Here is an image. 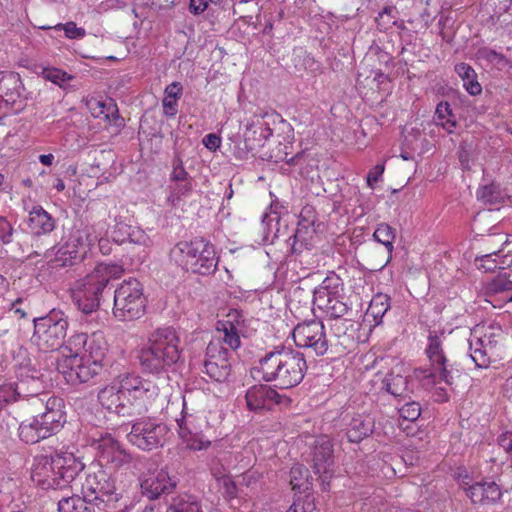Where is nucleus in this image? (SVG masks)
Masks as SVG:
<instances>
[{
  "instance_id": "nucleus-61",
  "label": "nucleus",
  "mask_w": 512,
  "mask_h": 512,
  "mask_svg": "<svg viewBox=\"0 0 512 512\" xmlns=\"http://www.w3.org/2000/svg\"><path fill=\"white\" fill-rule=\"evenodd\" d=\"M202 142L207 149L215 151L221 145V138L214 133H210L204 136Z\"/></svg>"
},
{
  "instance_id": "nucleus-51",
  "label": "nucleus",
  "mask_w": 512,
  "mask_h": 512,
  "mask_svg": "<svg viewBox=\"0 0 512 512\" xmlns=\"http://www.w3.org/2000/svg\"><path fill=\"white\" fill-rule=\"evenodd\" d=\"M54 29L56 30H63L65 33V36L69 39H82L86 35V31L82 27H77L75 22H67V23H59L57 24Z\"/></svg>"
},
{
  "instance_id": "nucleus-28",
  "label": "nucleus",
  "mask_w": 512,
  "mask_h": 512,
  "mask_svg": "<svg viewBox=\"0 0 512 512\" xmlns=\"http://www.w3.org/2000/svg\"><path fill=\"white\" fill-rule=\"evenodd\" d=\"M312 462L315 472H325L334 464L333 445L328 436L322 435L314 441Z\"/></svg>"
},
{
  "instance_id": "nucleus-35",
  "label": "nucleus",
  "mask_w": 512,
  "mask_h": 512,
  "mask_svg": "<svg viewBox=\"0 0 512 512\" xmlns=\"http://www.w3.org/2000/svg\"><path fill=\"white\" fill-rule=\"evenodd\" d=\"M383 389L395 398H406L409 393L408 379L406 376L396 373L394 370L389 372L382 380Z\"/></svg>"
},
{
  "instance_id": "nucleus-58",
  "label": "nucleus",
  "mask_w": 512,
  "mask_h": 512,
  "mask_svg": "<svg viewBox=\"0 0 512 512\" xmlns=\"http://www.w3.org/2000/svg\"><path fill=\"white\" fill-rule=\"evenodd\" d=\"M186 445L190 450L200 451L207 449L211 445V442L197 435H192L187 439Z\"/></svg>"
},
{
  "instance_id": "nucleus-31",
  "label": "nucleus",
  "mask_w": 512,
  "mask_h": 512,
  "mask_svg": "<svg viewBox=\"0 0 512 512\" xmlns=\"http://www.w3.org/2000/svg\"><path fill=\"white\" fill-rule=\"evenodd\" d=\"M27 225L35 235L49 234L56 227L55 219L42 206H33L29 211Z\"/></svg>"
},
{
  "instance_id": "nucleus-23",
  "label": "nucleus",
  "mask_w": 512,
  "mask_h": 512,
  "mask_svg": "<svg viewBox=\"0 0 512 512\" xmlns=\"http://www.w3.org/2000/svg\"><path fill=\"white\" fill-rule=\"evenodd\" d=\"M460 487L466 492V495L473 504H492L497 502L502 496L500 487L493 481L477 482L472 485L462 481Z\"/></svg>"
},
{
  "instance_id": "nucleus-5",
  "label": "nucleus",
  "mask_w": 512,
  "mask_h": 512,
  "mask_svg": "<svg viewBox=\"0 0 512 512\" xmlns=\"http://www.w3.org/2000/svg\"><path fill=\"white\" fill-rule=\"evenodd\" d=\"M123 268L117 264H98L92 272L75 284L72 298L78 309L84 314L98 310L105 290L113 279H118Z\"/></svg>"
},
{
  "instance_id": "nucleus-59",
  "label": "nucleus",
  "mask_w": 512,
  "mask_h": 512,
  "mask_svg": "<svg viewBox=\"0 0 512 512\" xmlns=\"http://www.w3.org/2000/svg\"><path fill=\"white\" fill-rule=\"evenodd\" d=\"M455 71L462 78L463 82L465 80H471L473 77H477L475 70L466 63H459L455 66Z\"/></svg>"
},
{
  "instance_id": "nucleus-56",
  "label": "nucleus",
  "mask_w": 512,
  "mask_h": 512,
  "mask_svg": "<svg viewBox=\"0 0 512 512\" xmlns=\"http://www.w3.org/2000/svg\"><path fill=\"white\" fill-rule=\"evenodd\" d=\"M173 171L171 173V180L175 182H180L189 179V175L186 172L183 162L180 157L176 156L173 159Z\"/></svg>"
},
{
  "instance_id": "nucleus-10",
  "label": "nucleus",
  "mask_w": 512,
  "mask_h": 512,
  "mask_svg": "<svg viewBox=\"0 0 512 512\" xmlns=\"http://www.w3.org/2000/svg\"><path fill=\"white\" fill-rule=\"evenodd\" d=\"M81 493L85 499L98 507V510H105L107 506L115 503L121 497L116 485L114 475L103 467L89 472L81 486Z\"/></svg>"
},
{
  "instance_id": "nucleus-20",
  "label": "nucleus",
  "mask_w": 512,
  "mask_h": 512,
  "mask_svg": "<svg viewBox=\"0 0 512 512\" xmlns=\"http://www.w3.org/2000/svg\"><path fill=\"white\" fill-rule=\"evenodd\" d=\"M373 237L378 244L383 245V248L378 245L372 247V253L378 254L379 257L378 259H371V270L380 271L392 259L395 229L386 223H381L375 229Z\"/></svg>"
},
{
  "instance_id": "nucleus-14",
  "label": "nucleus",
  "mask_w": 512,
  "mask_h": 512,
  "mask_svg": "<svg viewBox=\"0 0 512 512\" xmlns=\"http://www.w3.org/2000/svg\"><path fill=\"white\" fill-rule=\"evenodd\" d=\"M428 341L426 354L431 369L422 371V381L425 385H435L441 382L452 385L454 380L453 371L452 368H449L448 359L443 350L440 337L435 334H430Z\"/></svg>"
},
{
  "instance_id": "nucleus-48",
  "label": "nucleus",
  "mask_w": 512,
  "mask_h": 512,
  "mask_svg": "<svg viewBox=\"0 0 512 512\" xmlns=\"http://www.w3.org/2000/svg\"><path fill=\"white\" fill-rule=\"evenodd\" d=\"M395 12H396V9L394 7H391V6L384 7L383 10L378 14V17L376 18L377 27L380 30H387L392 25H394L398 29H401V30L406 29L403 21L399 22L396 19L395 20L389 19L387 21L384 20L386 15L390 16L392 13H395Z\"/></svg>"
},
{
  "instance_id": "nucleus-44",
  "label": "nucleus",
  "mask_w": 512,
  "mask_h": 512,
  "mask_svg": "<svg viewBox=\"0 0 512 512\" xmlns=\"http://www.w3.org/2000/svg\"><path fill=\"white\" fill-rule=\"evenodd\" d=\"M505 194L501 191L499 185L491 183L480 187L477 191V199L485 204H496L501 202Z\"/></svg>"
},
{
  "instance_id": "nucleus-27",
  "label": "nucleus",
  "mask_w": 512,
  "mask_h": 512,
  "mask_svg": "<svg viewBox=\"0 0 512 512\" xmlns=\"http://www.w3.org/2000/svg\"><path fill=\"white\" fill-rule=\"evenodd\" d=\"M313 304L333 319L344 317L351 309L350 303L343 292H333L329 296L313 299Z\"/></svg>"
},
{
  "instance_id": "nucleus-55",
  "label": "nucleus",
  "mask_w": 512,
  "mask_h": 512,
  "mask_svg": "<svg viewBox=\"0 0 512 512\" xmlns=\"http://www.w3.org/2000/svg\"><path fill=\"white\" fill-rule=\"evenodd\" d=\"M98 106L101 108L100 113L103 114L106 119L113 121L120 119L117 105L112 99H109L108 102H98Z\"/></svg>"
},
{
  "instance_id": "nucleus-22",
  "label": "nucleus",
  "mask_w": 512,
  "mask_h": 512,
  "mask_svg": "<svg viewBox=\"0 0 512 512\" xmlns=\"http://www.w3.org/2000/svg\"><path fill=\"white\" fill-rule=\"evenodd\" d=\"M320 226L321 223H317L314 207L304 206L300 212L298 227L294 233L293 252H298L302 246L308 245V240H311L313 235L319 231Z\"/></svg>"
},
{
  "instance_id": "nucleus-40",
  "label": "nucleus",
  "mask_w": 512,
  "mask_h": 512,
  "mask_svg": "<svg viewBox=\"0 0 512 512\" xmlns=\"http://www.w3.org/2000/svg\"><path fill=\"white\" fill-rule=\"evenodd\" d=\"M290 484L293 490L306 492L312 488L309 470L303 465H295L290 470Z\"/></svg>"
},
{
  "instance_id": "nucleus-33",
  "label": "nucleus",
  "mask_w": 512,
  "mask_h": 512,
  "mask_svg": "<svg viewBox=\"0 0 512 512\" xmlns=\"http://www.w3.org/2000/svg\"><path fill=\"white\" fill-rule=\"evenodd\" d=\"M272 135V129L266 123L247 124L244 133L246 147L250 150L263 146L264 142Z\"/></svg>"
},
{
  "instance_id": "nucleus-12",
  "label": "nucleus",
  "mask_w": 512,
  "mask_h": 512,
  "mask_svg": "<svg viewBox=\"0 0 512 512\" xmlns=\"http://www.w3.org/2000/svg\"><path fill=\"white\" fill-rule=\"evenodd\" d=\"M97 242L93 227L85 226L70 234L68 239L60 244L52 260L54 267H67L81 262L88 248Z\"/></svg>"
},
{
  "instance_id": "nucleus-45",
  "label": "nucleus",
  "mask_w": 512,
  "mask_h": 512,
  "mask_svg": "<svg viewBox=\"0 0 512 512\" xmlns=\"http://www.w3.org/2000/svg\"><path fill=\"white\" fill-rule=\"evenodd\" d=\"M217 330L224 333L222 340H219L222 345L226 344L232 351H235L240 347L241 340L239 334L241 331H238L233 326L227 324H217Z\"/></svg>"
},
{
  "instance_id": "nucleus-43",
  "label": "nucleus",
  "mask_w": 512,
  "mask_h": 512,
  "mask_svg": "<svg viewBox=\"0 0 512 512\" xmlns=\"http://www.w3.org/2000/svg\"><path fill=\"white\" fill-rule=\"evenodd\" d=\"M343 291H344V288H343L341 279L337 275L332 274V275L327 276L322 281V284L314 290L313 299L319 298V295H321L320 296V298H321V297L329 296L333 292L340 293Z\"/></svg>"
},
{
  "instance_id": "nucleus-26",
  "label": "nucleus",
  "mask_w": 512,
  "mask_h": 512,
  "mask_svg": "<svg viewBox=\"0 0 512 512\" xmlns=\"http://www.w3.org/2000/svg\"><path fill=\"white\" fill-rule=\"evenodd\" d=\"M345 420V435L350 443H360L373 433L375 422L370 415L356 414Z\"/></svg>"
},
{
  "instance_id": "nucleus-47",
  "label": "nucleus",
  "mask_w": 512,
  "mask_h": 512,
  "mask_svg": "<svg viewBox=\"0 0 512 512\" xmlns=\"http://www.w3.org/2000/svg\"><path fill=\"white\" fill-rule=\"evenodd\" d=\"M491 257H498L500 266H510L512 264V241L505 240L503 246L498 251L484 255V261H489Z\"/></svg>"
},
{
  "instance_id": "nucleus-39",
  "label": "nucleus",
  "mask_w": 512,
  "mask_h": 512,
  "mask_svg": "<svg viewBox=\"0 0 512 512\" xmlns=\"http://www.w3.org/2000/svg\"><path fill=\"white\" fill-rule=\"evenodd\" d=\"M390 309V297L387 294L378 293L373 296L367 309V315L371 316L376 325L382 322L383 316Z\"/></svg>"
},
{
  "instance_id": "nucleus-11",
  "label": "nucleus",
  "mask_w": 512,
  "mask_h": 512,
  "mask_svg": "<svg viewBox=\"0 0 512 512\" xmlns=\"http://www.w3.org/2000/svg\"><path fill=\"white\" fill-rule=\"evenodd\" d=\"M505 333L499 324H478L471 329L469 342L470 358L477 368L490 365L489 352L504 339Z\"/></svg>"
},
{
  "instance_id": "nucleus-64",
  "label": "nucleus",
  "mask_w": 512,
  "mask_h": 512,
  "mask_svg": "<svg viewBox=\"0 0 512 512\" xmlns=\"http://www.w3.org/2000/svg\"><path fill=\"white\" fill-rule=\"evenodd\" d=\"M319 476V480L321 482V487L323 491H328L330 489V481L333 477V470L326 469L325 472H315Z\"/></svg>"
},
{
  "instance_id": "nucleus-42",
  "label": "nucleus",
  "mask_w": 512,
  "mask_h": 512,
  "mask_svg": "<svg viewBox=\"0 0 512 512\" xmlns=\"http://www.w3.org/2000/svg\"><path fill=\"white\" fill-rule=\"evenodd\" d=\"M438 123L449 133H452L456 127V116L452 111L451 105L447 101L438 103L435 111Z\"/></svg>"
},
{
  "instance_id": "nucleus-34",
  "label": "nucleus",
  "mask_w": 512,
  "mask_h": 512,
  "mask_svg": "<svg viewBox=\"0 0 512 512\" xmlns=\"http://www.w3.org/2000/svg\"><path fill=\"white\" fill-rule=\"evenodd\" d=\"M486 291L489 295L507 293L504 300L512 302V270L507 271L503 268L502 271L487 283Z\"/></svg>"
},
{
  "instance_id": "nucleus-63",
  "label": "nucleus",
  "mask_w": 512,
  "mask_h": 512,
  "mask_svg": "<svg viewBox=\"0 0 512 512\" xmlns=\"http://www.w3.org/2000/svg\"><path fill=\"white\" fill-rule=\"evenodd\" d=\"M476 78L477 77H473L471 80H465L463 84L466 91L473 96L480 94L482 91L481 85L478 83Z\"/></svg>"
},
{
  "instance_id": "nucleus-57",
  "label": "nucleus",
  "mask_w": 512,
  "mask_h": 512,
  "mask_svg": "<svg viewBox=\"0 0 512 512\" xmlns=\"http://www.w3.org/2000/svg\"><path fill=\"white\" fill-rule=\"evenodd\" d=\"M227 318L228 319L226 321H219L218 324L231 325L234 328H236V330L241 331V326L244 322V317L240 311L231 310L227 315Z\"/></svg>"
},
{
  "instance_id": "nucleus-50",
  "label": "nucleus",
  "mask_w": 512,
  "mask_h": 512,
  "mask_svg": "<svg viewBox=\"0 0 512 512\" xmlns=\"http://www.w3.org/2000/svg\"><path fill=\"white\" fill-rule=\"evenodd\" d=\"M399 415L404 420L413 422L421 415V406L415 401L407 402L399 408Z\"/></svg>"
},
{
  "instance_id": "nucleus-4",
  "label": "nucleus",
  "mask_w": 512,
  "mask_h": 512,
  "mask_svg": "<svg viewBox=\"0 0 512 512\" xmlns=\"http://www.w3.org/2000/svg\"><path fill=\"white\" fill-rule=\"evenodd\" d=\"M180 355V338L176 330L164 327L150 334L147 346L139 351L138 359L144 371L160 373L176 364Z\"/></svg>"
},
{
  "instance_id": "nucleus-6",
  "label": "nucleus",
  "mask_w": 512,
  "mask_h": 512,
  "mask_svg": "<svg viewBox=\"0 0 512 512\" xmlns=\"http://www.w3.org/2000/svg\"><path fill=\"white\" fill-rule=\"evenodd\" d=\"M172 252L181 257L180 261L187 271L200 275H210L217 270L218 257L215 248L203 238L181 241Z\"/></svg>"
},
{
  "instance_id": "nucleus-32",
  "label": "nucleus",
  "mask_w": 512,
  "mask_h": 512,
  "mask_svg": "<svg viewBox=\"0 0 512 512\" xmlns=\"http://www.w3.org/2000/svg\"><path fill=\"white\" fill-rule=\"evenodd\" d=\"M275 395V389L267 385H254L246 392V403L250 410L269 408V397Z\"/></svg>"
},
{
  "instance_id": "nucleus-41",
  "label": "nucleus",
  "mask_w": 512,
  "mask_h": 512,
  "mask_svg": "<svg viewBox=\"0 0 512 512\" xmlns=\"http://www.w3.org/2000/svg\"><path fill=\"white\" fill-rule=\"evenodd\" d=\"M347 321L336 323L331 327L332 334L336 337L337 341L333 342V348L337 351L343 352L348 350L354 343L353 336L347 332Z\"/></svg>"
},
{
  "instance_id": "nucleus-49",
  "label": "nucleus",
  "mask_w": 512,
  "mask_h": 512,
  "mask_svg": "<svg viewBox=\"0 0 512 512\" xmlns=\"http://www.w3.org/2000/svg\"><path fill=\"white\" fill-rule=\"evenodd\" d=\"M315 508V497L308 493L298 497L286 512H313Z\"/></svg>"
},
{
  "instance_id": "nucleus-53",
  "label": "nucleus",
  "mask_w": 512,
  "mask_h": 512,
  "mask_svg": "<svg viewBox=\"0 0 512 512\" xmlns=\"http://www.w3.org/2000/svg\"><path fill=\"white\" fill-rule=\"evenodd\" d=\"M116 226L111 232L112 240L117 244H123L130 241L129 227L125 224L118 223L117 217L115 216Z\"/></svg>"
},
{
  "instance_id": "nucleus-3",
  "label": "nucleus",
  "mask_w": 512,
  "mask_h": 512,
  "mask_svg": "<svg viewBox=\"0 0 512 512\" xmlns=\"http://www.w3.org/2000/svg\"><path fill=\"white\" fill-rule=\"evenodd\" d=\"M84 468L72 454L37 455L34 458L31 479L42 489H63Z\"/></svg>"
},
{
  "instance_id": "nucleus-21",
  "label": "nucleus",
  "mask_w": 512,
  "mask_h": 512,
  "mask_svg": "<svg viewBox=\"0 0 512 512\" xmlns=\"http://www.w3.org/2000/svg\"><path fill=\"white\" fill-rule=\"evenodd\" d=\"M30 235L24 231L14 230L6 218L0 216V239L3 244L9 246L10 252L16 256L33 258L34 255H40L37 251H31L28 245Z\"/></svg>"
},
{
  "instance_id": "nucleus-25",
  "label": "nucleus",
  "mask_w": 512,
  "mask_h": 512,
  "mask_svg": "<svg viewBox=\"0 0 512 512\" xmlns=\"http://www.w3.org/2000/svg\"><path fill=\"white\" fill-rule=\"evenodd\" d=\"M99 347L100 350H106V345L101 335L86 333H77L72 335L66 342L62 355H77L81 357L84 353L90 354L91 348Z\"/></svg>"
},
{
  "instance_id": "nucleus-54",
  "label": "nucleus",
  "mask_w": 512,
  "mask_h": 512,
  "mask_svg": "<svg viewBox=\"0 0 512 512\" xmlns=\"http://www.w3.org/2000/svg\"><path fill=\"white\" fill-rule=\"evenodd\" d=\"M44 78L55 83L60 84L61 82H66L72 79V76L68 75L66 72L56 69V68H47L43 70Z\"/></svg>"
},
{
  "instance_id": "nucleus-8",
  "label": "nucleus",
  "mask_w": 512,
  "mask_h": 512,
  "mask_svg": "<svg viewBox=\"0 0 512 512\" xmlns=\"http://www.w3.org/2000/svg\"><path fill=\"white\" fill-rule=\"evenodd\" d=\"M32 340L42 351H55L63 347L68 330V320L62 311L52 310L47 315L34 318Z\"/></svg>"
},
{
  "instance_id": "nucleus-17",
  "label": "nucleus",
  "mask_w": 512,
  "mask_h": 512,
  "mask_svg": "<svg viewBox=\"0 0 512 512\" xmlns=\"http://www.w3.org/2000/svg\"><path fill=\"white\" fill-rule=\"evenodd\" d=\"M203 372L213 381L222 383L231 374L230 353L220 341H211L206 348Z\"/></svg>"
},
{
  "instance_id": "nucleus-36",
  "label": "nucleus",
  "mask_w": 512,
  "mask_h": 512,
  "mask_svg": "<svg viewBox=\"0 0 512 512\" xmlns=\"http://www.w3.org/2000/svg\"><path fill=\"white\" fill-rule=\"evenodd\" d=\"M167 512H204V510L196 496L183 493L171 498Z\"/></svg>"
},
{
  "instance_id": "nucleus-37",
  "label": "nucleus",
  "mask_w": 512,
  "mask_h": 512,
  "mask_svg": "<svg viewBox=\"0 0 512 512\" xmlns=\"http://www.w3.org/2000/svg\"><path fill=\"white\" fill-rule=\"evenodd\" d=\"M93 503L82 497L73 495L71 497H63L58 502V512H102Z\"/></svg>"
},
{
  "instance_id": "nucleus-1",
  "label": "nucleus",
  "mask_w": 512,
  "mask_h": 512,
  "mask_svg": "<svg viewBox=\"0 0 512 512\" xmlns=\"http://www.w3.org/2000/svg\"><path fill=\"white\" fill-rule=\"evenodd\" d=\"M159 387L135 375H120L98 393L102 407L121 417L141 416L152 408Z\"/></svg>"
},
{
  "instance_id": "nucleus-30",
  "label": "nucleus",
  "mask_w": 512,
  "mask_h": 512,
  "mask_svg": "<svg viewBox=\"0 0 512 512\" xmlns=\"http://www.w3.org/2000/svg\"><path fill=\"white\" fill-rule=\"evenodd\" d=\"M23 89L22 81L16 72H0V101L14 104L20 98Z\"/></svg>"
},
{
  "instance_id": "nucleus-7",
  "label": "nucleus",
  "mask_w": 512,
  "mask_h": 512,
  "mask_svg": "<svg viewBox=\"0 0 512 512\" xmlns=\"http://www.w3.org/2000/svg\"><path fill=\"white\" fill-rule=\"evenodd\" d=\"M90 354L62 355L57 361V369L64 375L68 383L80 384L87 383L95 378L103 369L102 361L106 350H100L99 347L91 348Z\"/></svg>"
},
{
  "instance_id": "nucleus-16",
  "label": "nucleus",
  "mask_w": 512,
  "mask_h": 512,
  "mask_svg": "<svg viewBox=\"0 0 512 512\" xmlns=\"http://www.w3.org/2000/svg\"><path fill=\"white\" fill-rule=\"evenodd\" d=\"M167 433L165 424L150 418L140 419L132 424L127 439L139 449L150 451L163 445Z\"/></svg>"
},
{
  "instance_id": "nucleus-19",
  "label": "nucleus",
  "mask_w": 512,
  "mask_h": 512,
  "mask_svg": "<svg viewBox=\"0 0 512 512\" xmlns=\"http://www.w3.org/2000/svg\"><path fill=\"white\" fill-rule=\"evenodd\" d=\"M178 479L161 469L157 472L146 473L140 481L141 492L150 500L160 498L162 495L172 493L177 487Z\"/></svg>"
},
{
  "instance_id": "nucleus-13",
  "label": "nucleus",
  "mask_w": 512,
  "mask_h": 512,
  "mask_svg": "<svg viewBox=\"0 0 512 512\" xmlns=\"http://www.w3.org/2000/svg\"><path fill=\"white\" fill-rule=\"evenodd\" d=\"M292 336L297 347L305 348L315 356H323L329 348H333V341L327 336L324 324L317 319L298 323Z\"/></svg>"
},
{
  "instance_id": "nucleus-9",
  "label": "nucleus",
  "mask_w": 512,
  "mask_h": 512,
  "mask_svg": "<svg viewBox=\"0 0 512 512\" xmlns=\"http://www.w3.org/2000/svg\"><path fill=\"white\" fill-rule=\"evenodd\" d=\"M145 310L142 284L135 278L122 281L114 291V316L121 321H131L142 317Z\"/></svg>"
},
{
  "instance_id": "nucleus-62",
  "label": "nucleus",
  "mask_w": 512,
  "mask_h": 512,
  "mask_svg": "<svg viewBox=\"0 0 512 512\" xmlns=\"http://www.w3.org/2000/svg\"><path fill=\"white\" fill-rule=\"evenodd\" d=\"M209 0H190L189 10L191 13L197 15L204 12L208 7Z\"/></svg>"
},
{
  "instance_id": "nucleus-29",
  "label": "nucleus",
  "mask_w": 512,
  "mask_h": 512,
  "mask_svg": "<svg viewBox=\"0 0 512 512\" xmlns=\"http://www.w3.org/2000/svg\"><path fill=\"white\" fill-rule=\"evenodd\" d=\"M18 435L26 444H35L51 436L38 415L22 421L18 428Z\"/></svg>"
},
{
  "instance_id": "nucleus-60",
  "label": "nucleus",
  "mask_w": 512,
  "mask_h": 512,
  "mask_svg": "<svg viewBox=\"0 0 512 512\" xmlns=\"http://www.w3.org/2000/svg\"><path fill=\"white\" fill-rule=\"evenodd\" d=\"M192 191V184L190 178L184 181L177 182L174 187V195L179 199L181 196H186Z\"/></svg>"
},
{
  "instance_id": "nucleus-15",
  "label": "nucleus",
  "mask_w": 512,
  "mask_h": 512,
  "mask_svg": "<svg viewBox=\"0 0 512 512\" xmlns=\"http://www.w3.org/2000/svg\"><path fill=\"white\" fill-rule=\"evenodd\" d=\"M16 374L18 380L14 383L22 400L31 403L35 410L42 408L47 395L43 394L45 384L40 370L26 364L20 365Z\"/></svg>"
},
{
  "instance_id": "nucleus-38",
  "label": "nucleus",
  "mask_w": 512,
  "mask_h": 512,
  "mask_svg": "<svg viewBox=\"0 0 512 512\" xmlns=\"http://www.w3.org/2000/svg\"><path fill=\"white\" fill-rule=\"evenodd\" d=\"M183 87L179 82H173L165 88V97L162 101L163 113L173 117L177 114V100L182 95Z\"/></svg>"
},
{
  "instance_id": "nucleus-2",
  "label": "nucleus",
  "mask_w": 512,
  "mask_h": 512,
  "mask_svg": "<svg viewBox=\"0 0 512 512\" xmlns=\"http://www.w3.org/2000/svg\"><path fill=\"white\" fill-rule=\"evenodd\" d=\"M260 371L266 382H275L281 389H288L303 380L307 363L303 353L281 347L267 353L260 360Z\"/></svg>"
},
{
  "instance_id": "nucleus-52",
  "label": "nucleus",
  "mask_w": 512,
  "mask_h": 512,
  "mask_svg": "<svg viewBox=\"0 0 512 512\" xmlns=\"http://www.w3.org/2000/svg\"><path fill=\"white\" fill-rule=\"evenodd\" d=\"M476 57L478 60H485L493 64H500L505 61V57L501 53L487 47L478 49Z\"/></svg>"
},
{
  "instance_id": "nucleus-18",
  "label": "nucleus",
  "mask_w": 512,
  "mask_h": 512,
  "mask_svg": "<svg viewBox=\"0 0 512 512\" xmlns=\"http://www.w3.org/2000/svg\"><path fill=\"white\" fill-rule=\"evenodd\" d=\"M93 446L97 451L99 467L111 465L113 468H121L131 462V455L108 433L94 439Z\"/></svg>"
},
{
  "instance_id": "nucleus-24",
  "label": "nucleus",
  "mask_w": 512,
  "mask_h": 512,
  "mask_svg": "<svg viewBox=\"0 0 512 512\" xmlns=\"http://www.w3.org/2000/svg\"><path fill=\"white\" fill-rule=\"evenodd\" d=\"M44 411L38 414L41 421L47 427L51 435L57 433L66 421L65 412L63 411L64 402L59 397H48L44 399Z\"/></svg>"
},
{
  "instance_id": "nucleus-46",
  "label": "nucleus",
  "mask_w": 512,
  "mask_h": 512,
  "mask_svg": "<svg viewBox=\"0 0 512 512\" xmlns=\"http://www.w3.org/2000/svg\"><path fill=\"white\" fill-rule=\"evenodd\" d=\"M23 401L15 383H4L0 385V410H2L7 404Z\"/></svg>"
}]
</instances>
